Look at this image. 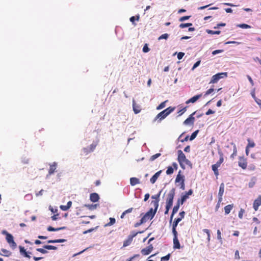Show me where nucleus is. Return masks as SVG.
I'll list each match as a JSON object with an SVG mask.
<instances>
[{
    "label": "nucleus",
    "mask_w": 261,
    "mask_h": 261,
    "mask_svg": "<svg viewBox=\"0 0 261 261\" xmlns=\"http://www.w3.org/2000/svg\"><path fill=\"white\" fill-rule=\"evenodd\" d=\"M157 211L156 209H153V208H150L149 210L145 213V214L141 218L145 222H146L148 220H151L154 216Z\"/></svg>",
    "instance_id": "nucleus-4"
},
{
    "label": "nucleus",
    "mask_w": 261,
    "mask_h": 261,
    "mask_svg": "<svg viewBox=\"0 0 261 261\" xmlns=\"http://www.w3.org/2000/svg\"><path fill=\"white\" fill-rule=\"evenodd\" d=\"M140 183V180L138 178L136 177H131L130 178V184L132 186H134L137 184H139Z\"/></svg>",
    "instance_id": "nucleus-23"
},
{
    "label": "nucleus",
    "mask_w": 261,
    "mask_h": 261,
    "mask_svg": "<svg viewBox=\"0 0 261 261\" xmlns=\"http://www.w3.org/2000/svg\"><path fill=\"white\" fill-rule=\"evenodd\" d=\"M237 154V149L236 145L235 144H233V153L230 155V158L233 159L234 156H236Z\"/></svg>",
    "instance_id": "nucleus-32"
},
{
    "label": "nucleus",
    "mask_w": 261,
    "mask_h": 261,
    "mask_svg": "<svg viewBox=\"0 0 261 261\" xmlns=\"http://www.w3.org/2000/svg\"><path fill=\"white\" fill-rule=\"evenodd\" d=\"M1 251L3 252V254H2V255H4L6 256H9L11 254V252L5 249H2L1 250Z\"/></svg>",
    "instance_id": "nucleus-35"
},
{
    "label": "nucleus",
    "mask_w": 261,
    "mask_h": 261,
    "mask_svg": "<svg viewBox=\"0 0 261 261\" xmlns=\"http://www.w3.org/2000/svg\"><path fill=\"white\" fill-rule=\"evenodd\" d=\"M185 55V53L182 52H179L177 54V58L178 60H181Z\"/></svg>",
    "instance_id": "nucleus-58"
},
{
    "label": "nucleus",
    "mask_w": 261,
    "mask_h": 261,
    "mask_svg": "<svg viewBox=\"0 0 261 261\" xmlns=\"http://www.w3.org/2000/svg\"><path fill=\"white\" fill-rule=\"evenodd\" d=\"M227 76V72H220L214 75L211 79L210 84L217 83L220 79Z\"/></svg>",
    "instance_id": "nucleus-5"
},
{
    "label": "nucleus",
    "mask_w": 261,
    "mask_h": 261,
    "mask_svg": "<svg viewBox=\"0 0 261 261\" xmlns=\"http://www.w3.org/2000/svg\"><path fill=\"white\" fill-rule=\"evenodd\" d=\"M60 208L62 210V211H66L67 210H68L69 209V208L67 206V205H61L60 206Z\"/></svg>",
    "instance_id": "nucleus-64"
},
{
    "label": "nucleus",
    "mask_w": 261,
    "mask_h": 261,
    "mask_svg": "<svg viewBox=\"0 0 261 261\" xmlns=\"http://www.w3.org/2000/svg\"><path fill=\"white\" fill-rule=\"evenodd\" d=\"M149 51V48L147 46V45L146 44L143 47V51L144 53H147Z\"/></svg>",
    "instance_id": "nucleus-61"
},
{
    "label": "nucleus",
    "mask_w": 261,
    "mask_h": 261,
    "mask_svg": "<svg viewBox=\"0 0 261 261\" xmlns=\"http://www.w3.org/2000/svg\"><path fill=\"white\" fill-rule=\"evenodd\" d=\"M167 102V100H166L164 102L161 103L156 108L157 110H161L165 107L166 103Z\"/></svg>",
    "instance_id": "nucleus-37"
},
{
    "label": "nucleus",
    "mask_w": 261,
    "mask_h": 261,
    "mask_svg": "<svg viewBox=\"0 0 261 261\" xmlns=\"http://www.w3.org/2000/svg\"><path fill=\"white\" fill-rule=\"evenodd\" d=\"M2 233L6 236V241L7 243L9 244L10 246L12 248L15 249L17 246V244L14 241V238L13 236L11 234L8 232L6 230H2Z\"/></svg>",
    "instance_id": "nucleus-3"
},
{
    "label": "nucleus",
    "mask_w": 261,
    "mask_h": 261,
    "mask_svg": "<svg viewBox=\"0 0 261 261\" xmlns=\"http://www.w3.org/2000/svg\"><path fill=\"white\" fill-rule=\"evenodd\" d=\"M219 154H220V159L219 160V161L215 164H214V165H215L216 166H218V167H220L221 164L223 163V161H224V159H223V154L222 153H220V152H219Z\"/></svg>",
    "instance_id": "nucleus-27"
},
{
    "label": "nucleus",
    "mask_w": 261,
    "mask_h": 261,
    "mask_svg": "<svg viewBox=\"0 0 261 261\" xmlns=\"http://www.w3.org/2000/svg\"><path fill=\"white\" fill-rule=\"evenodd\" d=\"M200 61L199 60L197 61L193 65V67L192 68V70H193L194 69L197 68L200 64Z\"/></svg>",
    "instance_id": "nucleus-57"
},
{
    "label": "nucleus",
    "mask_w": 261,
    "mask_h": 261,
    "mask_svg": "<svg viewBox=\"0 0 261 261\" xmlns=\"http://www.w3.org/2000/svg\"><path fill=\"white\" fill-rule=\"evenodd\" d=\"M153 248L152 245L150 244L146 248L142 249L141 252L143 255H146L149 254L152 251Z\"/></svg>",
    "instance_id": "nucleus-12"
},
{
    "label": "nucleus",
    "mask_w": 261,
    "mask_h": 261,
    "mask_svg": "<svg viewBox=\"0 0 261 261\" xmlns=\"http://www.w3.org/2000/svg\"><path fill=\"white\" fill-rule=\"evenodd\" d=\"M170 257V254H168L167 255L161 257V261H168Z\"/></svg>",
    "instance_id": "nucleus-47"
},
{
    "label": "nucleus",
    "mask_w": 261,
    "mask_h": 261,
    "mask_svg": "<svg viewBox=\"0 0 261 261\" xmlns=\"http://www.w3.org/2000/svg\"><path fill=\"white\" fill-rule=\"evenodd\" d=\"M223 52V49H217V50H214L213 52H212V55L213 56H215L217 54H220V53H222Z\"/></svg>",
    "instance_id": "nucleus-49"
},
{
    "label": "nucleus",
    "mask_w": 261,
    "mask_h": 261,
    "mask_svg": "<svg viewBox=\"0 0 261 261\" xmlns=\"http://www.w3.org/2000/svg\"><path fill=\"white\" fill-rule=\"evenodd\" d=\"M260 205H261V195H259L257 198L254 200L253 207L255 211H257Z\"/></svg>",
    "instance_id": "nucleus-14"
},
{
    "label": "nucleus",
    "mask_w": 261,
    "mask_h": 261,
    "mask_svg": "<svg viewBox=\"0 0 261 261\" xmlns=\"http://www.w3.org/2000/svg\"><path fill=\"white\" fill-rule=\"evenodd\" d=\"M187 199V197L186 196L181 195V198L178 199L176 205L173 207V208H176V210L178 211L180 205L182 204Z\"/></svg>",
    "instance_id": "nucleus-10"
},
{
    "label": "nucleus",
    "mask_w": 261,
    "mask_h": 261,
    "mask_svg": "<svg viewBox=\"0 0 261 261\" xmlns=\"http://www.w3.org/2000/svg\"><path fill=\"white\" fill-rule=\"evenodd\" d=\"M24 198L28 200H30L32 199L33 196L32 194H28L25 195Z\"/></svg>",
    "instance_id": "nucleus-59"
},
{
    "label": "nucleus",
    "mask_w": 261,
    "mask_h": 261,
    "mask_svg": "<svg viewBox=\"0 0 261 261\" xmlns=\"http://www.w3.org/2000/svg\"><path fill=\"white\" fill-rule=\"evenodd\" d=\"M96 145L94 144H92L90 145V146L88 148H85L84 149V151L86 152V153H88L90 152H92L95 148Z\"/></svg>",
    "instance_id": "nucleus-20"
},
{
    "label": "nucleus",
    "mask_w": 261,
    "mask_h": 261,
    "mask_svg": "<svg viewBox=\"0 0 261 261\" xmlns=\"http://www.w3.org/2000/svg\"><path fill=\"white\" fill-rule=\"evenodd\" d=\"M19 252L21 255H22L23 257L30 258L31 256L30 254H31L32 253L29 251H27L26 250L24 249V248L21 246H19Z\"/></svg>",
    "instance_id": "nucleus-8"
},
{
    "label": "nucleus",
    "mask_w": 261,
    "mask_h": 261,
    "mask_svg": "<svg viewBox=\"0 0 261 261\" xmlns=\"http://www.w3.org/2000/svg\"><path fill=\"white\" fill-rule=\"evenodd\" d=\"M177 211H178V210H176V208H173L172 212V214L171 215L170 218V221H169L170 223H172L173 216H174V214L177 212Z\"/></svg>",
    "instance_id": "nucleus-38"
},
{
    "label": "nucleus",
    "mask_w": 261,
    "mask_h": 261,
    "mask_svg": "<svg viewBox=\"0 0 261 261\" xmlns=\"http://www.w3.org/2000/svg\"><path fill=\"white\" fill-rule=\"evenodd\" d=\"M219 167L216 166L214 165L212 166V170H213L215 175L218 176L219 175L218 169Z\"/></svg>",
    "instance_id": "nucleus-33"
},
{
    "label": "nucleus",
    "mask_w": 261,
    "mask_h": 261,
    "mask_svg": "<svg viewBox=\"0 0 261 261\" xmlns=\"http://www.w3.org/2000/svg\"><path fill=\"white\" fill-rule=\"evenodd\" d=\"M193 193V190L192 189H190L189 190L188 192L185 193L184 194H182V196H186L187 197V199L189 198V196L190 195H191Z\"/></svg>",
    "instance_id": "nucleus-48"
},
{
    "label": "nucleus",
    "mask_w": 261,
    "mask_h": 261,
    "mask_svg": "<svg viewBox=\"0 0 261 261\" xmlns=\"http://www.w3.org/2000/svg\"><path fill=\"white\" fill-rule=\"evenodd\" d=\"M133 108L135 114H138L140 112V107L136 105L135 100H133Z\"/></svg>",
    "instance_id": "nucleus-22"
},
{
    "label": "nucleus",
    "mask_w": 261,
    "mask_h": 261,
    "mask_svg": "<svg viewBox=\"0 0 261 261\" xmlns=\"http://www.w3.org/2000/svg\"><path fill=\"white\" fill-rule=\"evenodd\" d=\"M178 157L177 160L179 162L180 167L185 170L186 169V165H188L192 168V164L191 162L186 158L185 154L183 153L182 150H178L177 151Z\"/></svg>",
    "instance_id": "nucleus-1"
},
{
    "label": "nucleus",
    "mask_w": 261,
    "mask_h": 261,
    "mask_svg": "<svg viewBox=\"0 0 261 261\" xmlns=\"http://www.w3.org/2000/svg\"><path fill=\"white\" fill-rule=\"evenodd\" d=\"M191 16H182L181 17H180L179 19V20L180 21H185L186 20H188L190 18Z\"/></svg>",
    "instance_id": "nucleus-55"
},
{
    "label": "nucleus",
    "mask_w": 261,
    "mask_h": 261,
    "mask_svg": "<svg viewBox=\"0 0 261 261\" xmlns=\"http://www.w3.org/2000/svg\"><path fill=\"white\" fill-rule=\"evenodd\" d=\"M245 213L244 210L241 208L239 212L238 216L240 219H242L244 213Z\"/></svg>",
    "instance_id": "nucleus-51"
},
{
    "label": "nucleus",
    "mask_w": 261,
    "mask_h": 261,
    "mask_svg": "<svg viewBox=\"0 0 261 261\" xmlns=\"http://www.w3.org/2000/svg\"><path fill=\"white\" fill-rule=\"evenodd\" d=\"M239 166L242 169H245L247 168V163L245 160H243L239 162Z\"/></svg>",
    "instance_id": "nucleus-28"
},
{
    "label": "nucleus",
    "mask_w": 261,
    "mask_h": 261,
    "mask_svg": "<svg viewBox=\"0 0 261 261\" xmlns=\"http://www.w3.org/2000/svg\"><path fill=\"white\" fill-rule=\"evenodd\" d=\"M169 34H167V33H165V34H162V35H161L159 38H158V40H161L162 39H166L167 40L168 37H169Z\"/></svg>",
    "instance_id": "nucleus-39"
},
{
    "label": "nucleus",
    "mask_w": 261,
    "mask_h": 261,
    "mask_svg": "<svg viewBox=\"0 0 261 261\" xmlns=\"http://www.w3.org/2000/svg\"><path fill=\"white\" fill-rule=\"evenodd\" d=\"M226 25V24L225 23H220L217 24L216 26L214 27V29H219L220 27H224Z\"/></svg>",
    "instance_id": "nucleus-62"
},
{
    "label": "nucleus",
    "mask_w": 261,
    "mask_h": 261,
    "mask_svg": "<svg viewBox=\"0 0 261 261\" xmlns=\"http://www.w3.org/2000/svg\"><path fill=\"white\" fill-rule=\"evenodd\" d=\"M181 171L180 170L178 174L176 176L175 178V183H180V188L184 190L185 189V176L181 175Z\"/></svg>",
    "instance_id": "nucleus-6"
},
{
    "label": "nucleus",
    "mask_w": 261,
    "mask_h": 261,
    "mask_svg": "<svg viewBox=\"0 0 261 261\" xmlns=\"http://www.w3.org/2000/svg\"><path fill=\"white\" fill-rule=\"evenodd\" d=\"M191 25H192V24L191 23H181L179 25V27L180 28H185L186 27H189Z\"/></svg>",
    "instance_id": "nucleus-45"
},
{
    "label": "nucleus",
    "mask_w": 261,
    "mask_h": 261,
    "mask_svg": "<svg viewBox=\"0 0 261 261\" xmlns=\"http://www.w3.org/2000/svg\"><path fill=\"white\" fill-rule=\"evenodd\" d=\"M181 221V219H178V218H175L174 219V221H173V224H172V227H177L178 223Z\"/></svg>",
    "instance_id": "nucleus-40"
},
{
    "label": "nucleus",
    "mask_w": 261,
    "mask_h": 261,
    "mask_svg": "<svg viewBox=\"0 0 261 261\" xmlns=\"http://www.w3.org/2000/svg\"><path fill=\"white\" fill-rule=\"evenodd\" d=\"M66 228V227L65 226H63V227H58V228H54L52 226H48L47 228V230L48 231H59L60 230H64V229H65Z\"/></svg>",
    "instance_id": "nucleus-19"
},
{
    "label": "nucleus",
    "mask_w": 261,
    "mask_h": 261,
    "mask_svg": "<svg viewBox=\"0 0 261 261\" xmlns=\"http://www.w3.org/2000/svg\"><path fill=\"white\" fill-rule=\"evenodd\" d=\"M224 192V184L222 183L219 188L218 193V202H221L222 201V196Z\"/></svg>",
    "instance_id": "nucleus-11"
},
{
    "label": "nucleus",
    "mask_w": 261,
    "mask_h": 261,
    "mask_svg": "<svg viewBox=\"0 0 261 261\" xmlns=\"http://www.w3.org/2000/svg\"><path fill=\"white\" fill-rule=\"evenodd\" d=\"M175 107H169L163 110V111L159 113L155 117L154 121H155L158 119H160V120H162L165 118L168 115L174 111Z\"/></svg>",
    "instance_id": "nucleus-2"
},
{
    "label": "nucleus",
    "mask_w": 261,
    "mask_h": 261,
    "mask_svg": "<svg viewBox=\"0 0 261 261\" xmlns=\"http://www.w3.org/2000/svg\"><path fill=\"white\" fill-rule=\"evenodd\" d=\"M183 134H181V135L179 136V137H178V140H180L181 142H185V141H187L188 140V139H189V136H186L184 139H181V140H180V138H181V137H182V136L183 135Z\"/></svg>",
    "instance_id": "nucleus-46"
},
{
    "label": "nucleus",
    "mask_w": 261,
    "mask_h": 261,
    "mask_svg": "<svg viewBox=\"0 0 261 261\" xmlns=\"http://www.w3.org/2000/svg\"><path fill=\"white\" fill-rule=\"evenodd\" d=\"M49 168L48 170L49 174H53L56 171L58 164L57 162H53L51 164H49Z\"/></svg>",
    "instance_id": "nucleus-13"
},
{
    "label": "nucleus",
    "mask_w": 261,
    "mask_h": 261,
    "mask_svg": "<svg viewBox=\"0 0 261 261\" xmlns=\"http://www.w3.org/2000/svg\"><path fill=\"white\" fill-rule=\"evenodd\" d=\"M175 189L172 188L167 195V200L173 201L174 197L175 195Z\"/></svg>",
    "instance_id": "nucleus-18"
},
{
    "label": "nucleus",
    "mask_w": 261,
    "mask_h": 261,
    "mask_svg": "<svg viewBox=\"0 0 261 261\" xmlns=\"http://www.w3.org/2000/svg\"><path fill=\"white\" fill-rule=\"evenodd\" d=\"M43 248L46 250H57V247L53 246V245H45L43 246Z\"/></svg>",
    "instance_id": "nucleus-30"
},
{
    "label": "nucleus",
    "mask_w": 261,
    "mask_h": 261,
    "mask_svg": "<svg viewBox=\"0 0 261 261\" xmlns=\"http://www.w3.org/2000/svg\"><path fill=\"white\" fill-rule=\"evenodd\" d=\"M202 96V94H198L195 95L194 96L191 97L189 99L186 101V103L187 104H189V103H194L196 102L199 98H200Z\"/></svg>",
    "instance_id": "nucleus-16"
},
{
    "label": "nucleus",
    "mask_w": 261,
    "mask_h": 261,
    "mask_svg": "<svg viewBox=\"0 0 261 261\" xmlns=\"http://www.w3.org/2000/svg\"><path fill=\"white\" fill-rule=\"evenodd\" d=\"M132 241L133 239L132 238V237L128 236L127 239L124 241L123 246L126 247L129 245L131 244Z\"/></svg>",
    "instance_id": "nucleus-26"
},
{
    "label": "nucleus",
    "mask_w": 261,
    "mask_h": 261,
    "mask_svg": "<svg viewBox=\"0 0 261 261\" xmlns=\"http://www.w3.org/2000/svg\"><path fill=\"white\" fill-rule=\"evenodd\" d=\"M187 107H185V108H183L181 110H180L178 113H179V116H181L182 114H184L187 110Z\"/></svg>",
    "instance_id": "nucleus-52"
},
{
    "label": "nucleus",
    "mask_w": 261,
    "mask_h": 261,
    "mask_svg": "<svg viewBox=\"0 0 261 261\" xmlns=\"http://www.w3.org/2000/svg\"><path fill=\"white\" fill-rule=\"evenodd\" d=\"M185 215V212L184 211H182L179 213V217L178 218L180 219L181 220L182 219L184 218Z\"/></svg>",
    "instance_id": "nucleus-60"
},
{
    "label": "nucleus",
    "mask_w": 261,
    "mask_h": 261,
    "mask_svg": "<svg viewBox=\"0 0 261 261\" xmlns=\"http://www.w3.org/2000/svg\"><path fill=\"white\" fill-rule=\"evenodd\" d=\"M173 168L171 166H169L168 167L167 170H166V174L167 175L171 174L173 173Z\"/></svg>",
    "instance_id": "nucleus-41"
},
{
    "label": "nucleus",
    "mask_w": 261,
    "mask_h": 261,
    "mask_svg": "<svg viewBox=\"0 0 261 261\" xmlns=\"http://www.w3.org/2000/svg\"><path fill=\"white\" fill-rule=\"evenodd\" d=\"M99 205V204H85V206L87 208H88L89 210H94L95 209H96L97 206H98Z\"/></svg>",
    "instance_id": "nucleus-24"
},
{
    "label": "nucleus",
    "mask_w": 261,
    "mask_h": 261,
    "mask_svg": "<svg viewBox=\"0 0 261 261\" xmlns=\"http://www.w3.org/2000/svg\"><path fill=\"white\" fill-rule=\"evenodd\" d=\"M161 153H156L153 155H152L150 158V161H153L154 160H155L156 159H157L158 158H159V156H161Z\"/></svg>",
    "instance_id": "nucleus-42"
},
{
    "label": "nucleus",
    "mask_w": 261,
    "mask_h": 261,
    "mask_svg": "<svg viewBox=\"0 0 261 261\" xmlns=\"http://www.w3.org/2000/svg\"><path fill=\"white\" fill-rule=\"evenodd\" d=\"M196 112H194L192 114H191L189 117L186 119L183 122L184 125H193L195 121V118L194 117V115L195 114Z\"/></svg>",
    "instance_id": "nucleus-7"
},
{
    "label": "nucleus",
    "mask_w": 261,
    "mask_h": 261,
    "mask_svg": "<svg viewBox=\"0 0 261 261\" xmlns=\"http://www.w3.org/2000/svg\"><path fill=\"white\" fill-rule=\"evenodd\" d=\"M36 251H37L38 252H39L41 253H43V254H46L48 252V251L46 250V249H44V248H37Z\"/></svg>",
    "instance_id": "nucleus-44"
},
{
    "label": "nucleus",
    "mask_w": 261,
    "mask_h": 261,
    "mask_svg": "<svg viewBox=\"0 0 261 261\" xmlns=\"http://www.w3.org/2000/svg\"><path fill=\"white\" fill-rule=\"evenodd\" d=\"M144 223H145V221L143 219H141L140 221L135 223L134 226L135 227H137Z\"/></svg>",
    "instance_id": "nucleus-54"
},
{
    "label": "nucleus",
    "mask_w": 261,
    "mask_h": 261,
    "mask_svg": "<svg viewBox=\"0 0 261 261\" xmlns=\"http://www.w3.org/2000/svg\"><path fill=\"white\" fill-rule=\"evenodd\" d=\"M214 89L213 88H210V89H209L208 90H207V91L205 92V94H204V96H207L208 95H209V94H211L213 92H214Z\"/></svg>",
    "instance_id": "nucleus-50"
},
{
    "label": "nucleus",
    "mask_w": 261,
    "mask_h": 261,
    "mask_svg": "<svg viewBox=\"0 0 261 261\" xmlns=\"http://www.w3.org/2000/svg\"><path fill=\"white\" fill-rule=\"evenodd\" d=\"M140 256V255L139 254H135L134 256H133L132 257L128 258L126 259V261H133V259H134L135 258H138Z\"/></svg>",
    "instance_id": "nucleus-53"
},
{
    "label": "nucleus",
    "mask_w": 261,
    "mask_h": 261,
    "mask_svg": "<svg viewBox=\"0 0 261 261\" xmlns=\"http://www.w3.org/2000/svg\"><path fill=\"white\" fill-rule=\"evenodd\" d=\"M206 32L209 34H217V35H219L221 33V31H212V30H206Z\"/></svg>",
    "instance_id": "nucleus-36"
},
{
    "label": "nucleus",
    "mask_w": 261,
    "mask_h": 261,
    "mask_svg": "<svg viewBox=\"0 0 261 261\" xmlns=\"http://www.w3.org/2000/svg\"><path fill=\"white\" fill-rule=\"evenodd\" d=\"M172 231L173 234V238H177L178 233L177 231H176V228L172 227Z\"/></svg>",
    "instance_id": "nucleus-43"
},
{
    "label": "nucleus",
    "mask_w": 261,
    "mask_h": 261,
    "mask_svg": "<svg viewBox=\"0 0 261 261\" xmlns=\"http://www.w3.org/2000/svg\"><path fill=\"white\" fill-rule=\"evenodd\" d=\"M255 182L253 180H251V181H250L248 184V187L250 188L253 187V186L255 185Z\"/></svg>",
    "instance_id": "nucleus-63"
},
{
    "label": "nucleus",
    "mask_w": 261,
    "mask_h": 261,
    "mask_svg": "<svg viewBox=\"0 0 261 261\" xmlns=\"http://www.w3.org/2000/svg\"><path fill=\"white\" fill-rule=\"evenodd\" d=\"M151 198L154 199V200L152 201L151 204H152L155 209L158 210L159 207V202L160 201V197H159V195L156 194L152 195L151 196Z\"/></svg>",
    "instance_id": "nucleus-9"
},
{
    "label": "nucleus",
    "mask_w": 261,
    "mask_h": 261,
    "mask_svg": "<svg viewBox=\"0 0 261 261\" xmlns=\"http://www.w3.org/2000/svg\"><path fill=\"white\" fill-rule=\"evenodd\" d=\"M217 239H218V240H220V241L221 242H222V238H221V231H220V230L219 229L217 230Z\"/></svg>",
    "instance_id": "nucleus-56"
},
{
    "label": "nucleus",
    "mask_w": 261,
    "mask_h": 261,
    "mask_svg": "<svg viewBox=\"0 0 261 261\" xmlns=\"http://www.w3.org/2000/svg\"><path fill=\"white\" fill-rule=\"evenodd\" d=\"M162 172V170H160V171H158L157 172H156L152 176V177L150 179V181L151 184H153L156 182V180L158 179L159 177L160 176Z\"/></svg>",
    "instance_id": "nucleus-15"
},
{
    "label": "nucleus",
    "mask_w": 261,
    "mask_h": 261,
    "mask_svg": "<svg viewBox=\"0 0 261 261\" xmlns=\"http://www.w3.org/2000/svg\"><path fill=\"white\" fill-rule=\"evenodd\" d=\"M237 27L242 29H250L251 28L250 25L245 23L238 24Z\"/></svg>",
    "instance_id": "nucleus-31"
},
{
    "label": "nucleus",
    "mask_w": 261,
    "mask_h": 261,
    "mask_svg": "<svg viewBox=\"0 0 261 261\" xmlns=\"http://www.w3.org/2000/svg\"><path fill=\"white\" fill-rule=\"evenodd\" d=\"M90 199L93 202H97L99 199V195L96 193H93L90 195Z\"/></svg>",
    "instance_id": "nucleus-17"
},
{
    "label": "nucleus",
    "mask_w": 261,
    "mask_h": 261,
    "mask_svg": "<svg viewBox=\"0 0 261 261\" xmlns=\"http://www.w3.org/2000/svg\"><path fill=\"white\" fill-rule=\"evenodd\" d=\"M110 222L105 225V227L110 226L114 224L116 222V220L114 218H110Z\"/></svg>",
    "instance_id": "nucleus-29"
},
{
    "label": "nucleus",
    "mask_w": 261,
    "mask_h": 261,
    "mask_svg": "<svg viewBox=\"0 0 261 261\" xmlns=\"http://www.w3.org/2000/svg\"><path fill=\"white\" fill-rule=\"evenodd\" d=\"M198 132H199L198 130H197L195 131L194 132H193L192 134V135H191V136H190V137L189 138V140L190 141L193 140L196 137Z\"/></svg>",
    "instance_id": "nucleus-34"
},
{
    "label": "nucleus",
    "mask_w": 261,
    "mask_h": 261,
    "mask_svg": "<svg viewBox=\"0 0 261 261\" xmlns=\"http://www.w3.org/2000/svg\"><path fill=\"white\" fill-rule=\"evenodd\" d=\"M173 248L174 249H180V245L179 243V242L177 238H173Z\"/></svg>",
    "instance_id": "nucleus-21"
},
{
    "label": "nucleus",
    "mask_w": 261,
    "mask_h": 261,
    "mask_svg": "<svg viewBox=\"0 0 261 261\" xmlns=\"http://www.w3.org/2000/svg\"><path fill=\"white\" fill-rule=\"evenodd\" d=\"M233 207V204H228L224 207L225 213L226 215L229 214Z\"/></svg>",
    "instance_id": "nucleus-25"
}]
</instances>
